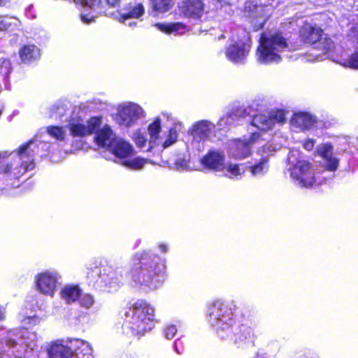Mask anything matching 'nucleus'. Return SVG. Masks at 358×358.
I'll use <instances>...</instances> for the list:
<instances>
[{"instance_id": "38", "label": "nucleus", "mask_w": 358, "mask_h": 358, "mask_svg": "<svg viewBox=\"0 0 358 358\" xmlns=\"http://www.w3.org/2000/svg\"><path fill=\"white\" fill-rule=\"evenodd\" d=\"M327 161L326 169L329 171H335L338 166V160L331 156L324 159Z\"/></svg>"}, {"instance_id": "27", "label": "nucleus", "mask_w": 358, "mask_h": 358, "mask_svg": "<svg viewBox=\"0 0 358 358\" xmlns=\"http://www.w3.org/2000/svg\"><path fill=\"white\" fill-rule=\"evenodd\" d=\"M268 157H263L256 164L250 166V171L253 176L262 175L268 169Z\"/></svg>"}, {"instance_id": "51", "label": "nucleus", "mask_w": 358, "mask_h": 358, "mask_svg": "<svg viewBox=\"0 0 358 358\" xmlns=\"http://www.w3.org/2000/svg\"><path fill=\"white\" fill-rule=\"evenodd\" d=\"M27 320L29 323L36 324V323L38 322V318L36 317H29L27 318Z\"/></svg>"}, {"instance_id": "7", "label": "nucleus", "mask_w": 358, "mask_h": 358, "mask_svg": "<svg viewBox=\"0 0 358 358\" xmlns=\"http://www.w3.org/2000/svg\"><path fill=\"white\" fill-rule=\"evenodd\" d=\"M94 139L99 147L108 149L120 159L129 157L133 153L132 146L122 139L116 140L115 134L108 125L100 129L95 135Z\"/></svg>"}, {"instance_id": "8", "label": "nucleus", "mask_w": 358, "mask_h": 358, "mask_svg": "<svg viewBox=\"0 0 358 358\" xmlns=\"http://www.w3.org/2000/svg\"><path fill=\"white\" fill-rule=\"evenodd\" d=\"M289 173L290 177L301 187L310 188L315 183L313 165L308 160H297L289 169Z\"/></svg>"}, {"instance_id": "39", "label": "nucleus", "mask_w": 358, "mask_h": 358, "mask_svg": "<svg viewBox=\"0 0 358 358\" xmlns=\"http://www.w3.org/2000/svg\"><path fill=\"white\" fill-rule=\"evenodd\" d=\"M133 139L138 147L141 148L145 147L147 140L141 133L138 131L134 133Z\"/></svg>"}, {"instance_id": "49", "label": "nucleus", "mask_w": 358, "mask_h": 358, "mask_svg": "<svg viewBox=\"0 0 358 358\" xmlns=\"http://www.w3.org/2000/svg\"><path fill=\"white\" fill-rule=\"evenodd\" d=\"M5 317V308L0 306V320H3Z\"/></svg>"}, {"instance_id": "19", "label": "nucleus", "mask_w": 358, "mask_h": 358, "mask_svg": "<svg viewBox=\"0 0 358 358\" xmlns=\"http://www.w3.org/2000/svg\"><path fill=\"white\" fill-rule=\"evenodd\" d=\"M224 162V155L213 150L208 151L201 159V163L205 168L216 171L225 169Z\"/></svg>"}, {"instance_id": "6", "label": "nucleus", "mask_w": 358, "mask_h": 358, "mask_svg": "<svg viewBox=\"0 0 358 358\" xmlns=\"http://www.w3.org/2000/svg\"><path fill=\"white\" fill-rule=\"evenodd\" d=\"M287 39L281 31H277L271 35L262 33L259 45L257 49V59L264 64L279 62L281 57L278 52L287 48Z\"/></svg>"}, {"instance_id": "47", "label": "nucleus", "mask_w": 358, "mask_h": 358, "mask_svg": "<svg viewBox=\"0 0 358 358\" xmlns=\"http://www.w3.org/2000/svg\"><path fill=\"white\" fill-rule=\"evenodd\" d=\"M6 343L9 348H15L17 346V343L14 340H7Z\"/></svg>"}, {"instance_id": "1", "label": "nucleus", "mask_w": 358, "mask_h": 358, "mask_svg": "<svg viewBox=\"0 0 358 358\" xmlns=\"http://www.w3.org/2000/svg\"><path fill=\"white\" fill-rule=\"evenodd\" d=\"M238 313L243 317L241 310L233 302L214 301L208 307V321L214 327L217 336L221 339L234 336L235 343L245 342L253 336L252 329L244 324L233 331L236 321L240 322Z\"/></svg>"}, {"instance_id": "45", "label": "nucleus", "mask_w": 358, "mask_h": 358, "mask_svg": "<svg viewBox=\"0 0 358 358\" xmlns=\"http://www.w3.org/2000/svg\"><path fill=\"white\" fill-rule=\"evenodd\" d=\"M260 138V134L257 132H254L251 134L250 138L246 140L247 142L250 143V145L251 146L252 144L255 143L257 141H258Z\"/></svg>"}, {"instance_id": "56", "label": "nucleus", "mask_w": 358, "mask_h": 358, "mask_svg": "<svg viewBox=\"0 0 358 358\" xmlns=\"http://www.w3.org/2000/svg\"><path fill=\"white\" fill-rule=\"evenodd\" d=\"M11 186H13V187H18L19 185H15L14 183H11Z\"/></svg>"}, {"instance_id": "34", "label": "nucleus", "mask_w": 358, "mask_h": 358, "mask_svg": "<svg viewBox=\"0 0 358 358\" xmlns=\"http://www.w3.org/2000/svg\"><path fill=\"white\" fill-rule=\"evenodd\" d=\"M78 302L81 307L89 309L93 306L95 303V300L94 296L90 294H81L79 297Z\"/></svg>"}, {"instance_id": "29", "label": "nucleus", "mask_w": 358, "mask_h": 358, "mask_svg": "<svg viewBox=\"0 0 358 358\" xmlns=\"http://www.w3.org/2000/svg\"><path fill=\"white\" fill-rule=\"evenodd\" d=\"M66 105L64 103H56L52 106L50 110V117L55 120L63 121L64 117L66 115Z\"/></svg>"}, {"instance_id": "22", "label": "nucleus", "mask_w": 358, "mask_h": 358, "mask_svg": "<svg viewBox=\"0 0 358 358\" xmlns=\"http://www.w3.org/2000/svg\"><path fill=\"white\" fill-rule=\"evenodd\" d=\"M82 294V289L78 285H66L61 290L60 294L62 299L71 304L77 301Z\"/></svg>"}, {"instance_id": "36", "label": "nucleus", "mask_w": 358, "mask_h": 358, "mask_svg": "<svg viewBox=\"0 0 358 358\" xmlns=\"http://www.w3.org/2000/svg\"><path fill=\"white\" fill-rule=\"evenodd\" d=\"M317 152L323 159L327 158L332 155L333 146L331 143L324 144L318 148Z\"/></svg>"}, {"instance_id": "33", "label": "nucleus", "mask_w": 358, "mask_h": 358, "mask_svg": "<svg viewBox=\"0 0 358 358\" xmlns=\"http://www.w3.org/2000/svg\"><path fill=\"white\" fill-rule=\"evenodd\" d=\"M159 30L166 34H170L179 29V22L176 23H157L155 25Z\"/></svg>"}, {"instance_id": "40", "label": "nucleus", "mask_w": 358, "mask_h": 358, "mask_svg": "<svg viewBox=\"0 0 358 358\" xmlns=\"http://www.w3.org/2000/svg\"><path fill=\"white\" fill-rule=\"evenodd\" d=\"M227 170L233 176H238L244 173V170H242L238 164H229Z\"/></svg>"}, {"instance_id": "26", "label": "nucleus", "mask_w": 358, "mask_h": 358, "mask_svg": "<svg viewBox=\"0 0 358 358\" xmlns=\"http://www.w3.org/2000/svg\"><path fill=\"white\" fill-rule=\"evenodd\" d=\"M315 49L320 50L323 54H329L335 51L336 45L333 40L327 34L322 36V39L315 46Z\"/></svg>"}, {"instance_id": "20", "label": "nucleus", "mask_w": 358, "mask_h": 358, "mask_svg": "<svg viewBox=\"0 0 358 358\" xmlns=\"http://www.w3.org/2000/svg\"><path fill=\"white\" fill-rule=\"evenodd\" d=\"M292 122L294 126L304 131L311 129L317 123V119L308 113L300 112L294 114Z\"/></svg>"}, {"instance_id": "43", "label": "nucleus", "mask_w": 358, "mask_h": 358, "mask_svg": "<svg viewBox=\"0 0 358 358\" xmlns=\"http://www.w3.org/2000/svg\"><path fill=\"white\" fill-rule=\"evenodd\" d=\"M25 334H29L31 336V341L30 342L24 341V344L29 348L33 349L36 346L35 338L36 334L34 333H29L28 331H24L22 334V337H25Z\"/></svg>"}, {"instance_id": "15", "label": "nucleus", "mask_w": 358, "mask_h": 358, "mask_svg": "<svg viewBox=\"0 0 358 358\" xmlns=\"http://www.w3.org/2000/svg\"><path fill=\"white\" fill-rule=\"evenodd\" d=\"M255 121L262 124L264 129H271L276 124H283L286 122L285 110L276 109L271 111L268 116L265 115H257L255 117Z\"/></svg>"}, {"instance_id": "18", "label": "nucleus", "mask_w": 358, "mask_h": 358, "mask_svg": "<svg viewBox=\"0 0 358 358\" xmlns=\"http://www.w3.org/2000/svg\"><path fill=\"white\" fill-rule=\"evenodd\" d=\"M204 0H183L182 12L184 16L200 19L205 12Z\"/></svg>"}, {"instance_id": "2", "label": "nucleus", "mask_w": 358, "mask_h": 358, "mask_svg": "<svg viewBox=\"0 0 358 358\" xmlns=\"http://www.w3.org/2000/svg\"><path fill=\"white\" fill-rule=\"evenodd\" d=\"M165 267L161 257L151 251L137 252L133 257L131 280L136 285L155 289L165 280Z\"/></svg>"}, {"instance_id": "50", "label": "nucleus", "mask_w": 358, "mask_h": 358, "mask_svg": "<svg viewBox=\"0 0 358 358\" xmlns=\"http://www.w3.org/2000/svg\"><path fill=\"white\" fill-rule=\"evenodd\" d=\"M0 358H20V357L15 356L14 357H10L8 355V353L5 354L4 352H0Z\"/></svg>"}, {"instance_id": "48", "label": "nucleus", "mask_w": 358, "mask_h": 358, "mask_svg": "<svg viewBox=\"0 0 358 358\" xmlns=\"http://www.w3.org/2000/svg\"><path fill=\"white\" fill-rule=\"evenodd\" d=\"M107 3L110 6H115L120 1V0H106Z\"/></svg>"}, {"instance_id": "52", "label": "nucleus", "mask_w": 358, "mask_h": 358, "mask_svg": "<svg viewBox=\"0 0 358 358\" xmlns=\"http://www.w3.org/2000/svg\"><path fill=\"white\" fill-rule=\"evenodd\" d=\"M180 168H187L188 166H187L186 163H185L184 161L182 160H180Z\"/></svg>"}, {"instance_id": "3", "label": "nucleus", "mask_w": 358, "mask_h": 358, "mask_svg": "<svg viewBox=\"0 0 358 358\" xmlns=\"http://www.w3.org/2000/svg\"><path fill=\"white\" fill-rule=\"evenodd\" d=\"M38 145L30 140L21 145L17 152H0V173L9 179L18 180L26 171L34 168V157L38 152Z\"/></svg>"}, {"instance_id": "58", "label": "nucleus", "mask_w": 358, "mask_h": 358, "mask_svg": "<svg viewBox=\"0 0 358 358\" xmlns=\"http://www.w3.org/2000/svg\"><path fill=\"white\" fill-rule=\"evenodd\" d=\"M140 243H141V241L139 240V241L136 243V246L137 247Z\"/></svg>"}, {"instance_id": "25", "label": "nucleus", "mask_w": 358, "mask_h": 358, "mask_svg": "<svg viewBox=\"0 0 358 358\" xmlns=\"http://www.w3.org/2000/svg\"><path fill=\"white\" fill-rule=\"evenodd\" d=\"M127 10V13L120 15V21L124 22L128 19L138 18L145 13L144 7L143 4L140 3L134 6L129 4Z\"/></svg>"}, {"instance_id": "55", "label": "nucleus", "mask_w": 358, "mask_h": 358, "mask_svg": "<svg viewBox=\"0 0 358 358\" xmlns=\"http://www.w3.org/2000/svg\"><path fill=\"white\" fill-rule=\"evenodd\" d=\"M136 24V22H130L128 25L129 27H133V26H135Z\"/></svg>"}, {"instance_id": "46", "label": "nucleus", "mask_w": 358, "mask_h": 358, "mask_svg": "<svg viewBox=\"0 0 358 358\" xmlns=\"http://www.w3.org/2000/svg\"><path fill=\"white\" fill-rule=\"evenodd\" d=\"M158 248L162 253H166L168 252V246L164 243H160L158 245Z\"/></svg>"}, {"instance_id": "5", "label": "nucleus", "mask_w": 358, "mask_h": 358, "mask_svg": "<svg viewBox=\"0 0 358 358\" xmlns=\"http://www.w3.org/2000/svg\"><path fill=\"white\" fill-rule=\"evenodd\" d=\"M154 308L146 301H137L124 314L123 332L127 335L138 337L144 335L154 326Z\"/></svg>"}, {"instance_id": "32", "label": "nucleus", "mask_w": 358, "mask_h": 358, "mask_svg": "<svg viewBox=\"0 0 358 358\" xmlns=\"http://www.w3.org/2000/svg\"><path fill=\"white\" fill-rule=\"evenodd\" d=\"M12 71L10 61L8 59H0V80L5 81Z\"/></svg>"}, {"instance_id": "24", "label": "nucleus", "mask_w": 358, "mask_h": 358, "mask_svg": "<svg viewBox=\"0 0 358 358\" xmlns=\"http://www.w3.org/2000/svg\"><path fill=\"white\" fill-rule=\"evenodd\" d=\"M20 57L23 62L31 63L40 57V50L34 45L24 46L20 50Z\"/></svg>"}, {"instance_id": "30", "label": "nucleus", "mask_w": 358, "mask_h": 358, "mask_svg": "<svg viewBox=\"0 0 358 358\" xmlns=\"http://www.w3.org/2000/svg\"><path fill=\"white\" fill-rule=\"evenodd\" d=\"M210 132L208 128V122L206 120H201L197 122L193 127V133L199 138H204L208 136Z\"/></svg>"}, {"instance_id": "57", "label": "nucleus", "mask_w": 358, "mask_h": 358, "mask_svg": "<svg viewBox=\"0 0 358 358\" xmlns=\"http://www.w3.org/2000/svg\"><path fill=\"white\" fill-rule=\"evenodd\" d=\"M180 29L184 28V26H183V24L181 22L180 24Z\"/></svg>"}, {"instance_id": "41", "label": "nucleus", "mask_w": 358, "mask_h": 358, "mask_svg": "<svg viewBox=\"0 0 358 358\" xmlns=\"http://www.w3.org/2000/svg\"><path fill=\"white\" fill-rule=\"evenodd\" d=\"M178 332L176 326L169 325L164 329V336L167 339H172Z\"/></svg>"}, {"instance_id": "31", "label": "nucleus", "mask_w": 358, "mask_h": 358, "mask_svg": "<svg viewBox=\"0 0 358 358\" xmlns=\"http://www.w3.org/2000/svg\"><path fill=\"white\" fill-rule=\"evenodd\" d=\"M47 132L50 136L60 141H64L66 136V130L63 127L49 126L47 127Z\"/></svg>"}, {"instance_id": "4", "label": "nucleus", "mask_w": 358, "mask_h": 358, "mask_svg": "<svg viewBox=\"0 0 358 358\" xmlns=\"http://www.w3.org/2000/svg\"><path fill=\"white\" fill-rule=\"evenodd\" d=\"M85 280L89 287L96 291L112 292L122 282V268L90 261L85 264Z\"/></svg>"}, {"instance_id": "10", "label": "nucleus", "mask_w": 358, "mask_h": 358, "mask_svg": "<svg viewBox=\"0 0 358 358\" xmlns=\"http://www.w3.org/2000/svg\"><path fill=\"white\" fill-rule=\"evenodd\" d=\"M101 124V117H92L86 122L80 118H72L69 121L68 128L72 136L84 137L94 133L96 134L100 131L98 129Z\"/></svg>"}, {"instance_id": "59", "label": "nucleus", "mask_w": 358, "mask_h": 358, "mask_svg": "<svg viewBox=\"0 0 358 358\" xmlns=\"http://www.w3.org/2000/svg\"><path fill=\"white\" fill-rule=\"evenodd\" d=\"M305 358H308V357H305Z\"/></svg>"}, {"instance_id": "14", "label": "nucleus", "mask_w": 358, "mask_h": 358, "mask_svg": "<svg viewBox=\"0 0 358 358\" xmlns=\"http://www.w3.org/2000/svg\"><path fill=\"white\" fill-rule=\"evenodd\" d=\"M250 50V46L244 42L230 44L225 50L227 58L234 64H243Z\"/></svg>"}, {"instance_id": "28", "label": "nucleus", "mask_w": 358, "mask_h": 358, "mask_svg": "<svg viewBox=\"0 0 358 358\" xmlns=\"http://www.w3.org/2000/svg\"><path fill=\"white\" fill-rule=\"evenodd\" d=\"M153 11L165 13L169 10L173 6V0H150Z\"/></svg>"}, {"instance_id": "11", "label": "nucleus", "mask_w": 358, "mask_h": 358, "mask_svg": "<svg viewBox=\"0 0 358 358\" xmlns=\"http://www.w3.org/2000/svg\"><path fill=\"white\" fill-rule=\"evenodd\" d=\"M324 35V29L316 24L305 22L299 29V41L305 45L315 48Z\"/></svg>"}, {"instance_id": "37", "label": "nucleus", "mask_w": 358, "mask_h": 358, "mask_svg": "<svg viewBox=\"0 0 358 358\" xmlns=\"http://www.w3.org/2000/svg\"><path fill=\"white\" fill-rule=\"evenodd\" d=\"M344 65L353 69H358V51L351 54L345 61Z\"/></svg>"}, {"instance_id": "42", "label": "nucleus", "mask_w": 358, "mask_h": 358, "mask_svg": "<svg viewBox=\"0 0 358 358\" xmlns=\"http://www.w3.org/2000/svg\"><path fill=\"white\" fill-rule=\"evenodd\" d=\"M12 18L2 17L0 15V31H6L9 29L12 25Z\"/></svg>"}, {"instance_id": "35", "label": "nucleus", "mask_w": 358, "mask_h": 358, "mask_svg": "<svg viewBox=\"0 0 358 358\" xmlns=\"http://www.w3.org/2000/svg\"><path fill=\"white\" fill-rule=\"evenodd\" d=\"M145 164V160L142 158H135L133 159L125 160L122 163L124 166L129 167L132 169L138 170L141 169L144 164Z\"/></svg>"}, {"instance_id": "53", "label": "nucleus", "mask_w": 358, "mask_h": 358, "mask_svg": "<svg viewBox=\"0 0 358 358\" xmlns=\"http://www.w3.org/2000/svg\"><path fill=\"white\" fill-rule=\"evenodd\" d=\"M8 0H0V6H4L8 3Z\"/></svg>"}, {"instance_id": "16", "label": "nucleus", "mask_w": 358, "mask_h": 358, "mask_svg": "<svg viewBox=\"0 0 358 358\" xmlns=\"http://www.w3.org/2000/svg\"><path fill=\"white\" fill-rule=\"evenodd\" d=\"M76 3H80L82 6H85V12L87 9H91L92 12L90 13H83L80 15L81 20L85 24H90L94 21V18L98 14L104 13L106 15L108 13L103 10L102 2L101 0H74Z\"/></svg>"}, {"instance_id": "9", "label": "nucleus", "mask_w": 358, "mask_h": 358, "mask_svg": "<svg viewBox=\"0 0 358 358\" xmlns=\"http://www.w3.org/2000/svg\"><path fill=\"white\" fill-rule=\"evenodd\" d=\"M148 134L150 135V140L148 142V151L157 145H162L163 148H166L176 142L178 134L176 129H171L169 134L166 137L160 135L161 124L159 119H156L151 123L148 128Z\"/></svg>"}, {"instance_id": "44", "label": "nucleus", "mask_w": 358, "mask_h": 358, "mask_svg": "<svg viewBox=\"0 0 358 358\" xmlns=\"http://www.w3.org/2000/svg\"><path fill=\"white\" fill-rule=\"evenodd\" d=\"M315 141L314 139L306 138L303 141L302 145L305 150H306L308 151H310L313 149V148L315 146Z\"/></svg>"}, {"instance_id": "21", "label": "nucleus", "mask_w": 358, "mask_h": 358, "mask_svg": "<svg viewBox=\"0 0 358 358\" xmlns=\"http://www.w3.org/2000/svg\"><path fill=\"white\" fill-rule=\"evenodd\" d=\"M73 348L71 358H93L92 349L88 343L73 339Z\"/></svg>"}, {"instance_id": "12", "label": "nucleus", "mask_w": 358, "mask_h": 358, "mask_svg": "<svg viewBox=\"0 0 358 358\" xmlns=\"http://www.w3.org/2000/svg\"><path fill=\"white\" fill-rule=\"evenodd\" d=\"M142 114L143 109L139 106L129 103L118 108L115 120L118 124L129 127L141 117Z\"/></svg>"}, {"instance_id": "17", "label": "nucleus", "mask_w": 358, "mask_h": 358, "mask_svg": "<svg viewBox=\"0 0 358 358\" xmlns=\"http://www.w3.org/2000/svg\"><path fill=\"white\" fill-rule=\"evenodd\" d=\"M64 343V341L62 340L51 344L48 350L49 358H71L73 348V339L66 341V344Z\"/></svg>"}, {"instance_id": "23", "label": "nucleus", "mask_w": 358, "mask_h": 358, "mask_svg": "<svg viewBox=\"0 0 358 358\" xmlns=\"http://www.w3.org/2000/svg\"><path fill=\"white\" fill-rule=\"evenodd\" d=\"M233 153L236 159H243L251 154L250 143L246 140L236 139L233 144Z\"/></svg>"}, {"instance_id": "13", "label": "nucleus", "mask_w": 358, "mask_h": 358, "mask_svg": "<svg viewBox=\"0 0 358 358\" xmlns=\"http://www.w3.org/2000/svg\"><path fill=\"white\" fill-rule=\"evenodd\" d=\"M59 275L57 273L45 272L38 275L37 289L42 294L52 296L55 294Z\"/></svg>"}, {"instance_id": "54", "label": "nucleus", "mask_w": 358, "mask_h": 358, "mask_svg": "<svg viewBox=\"0 0 358 358\" xmlns=\"http://www.w3.org/2000/svg\"><path fill=\"white\" fill-rule=\"evenodd\" d=\"M173 348H174L175 351L178 354L179 353V350L178 349L176 341H175L174 343H173Z\"/></svg>"}]
</instances>
